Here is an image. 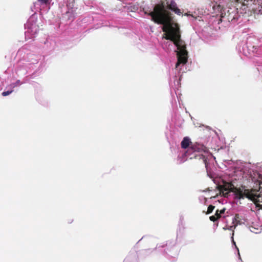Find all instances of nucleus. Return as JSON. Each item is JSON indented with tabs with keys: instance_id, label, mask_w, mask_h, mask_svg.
I'll list each match as a JSON object with an SVG mask.
<instances>
[{
	"instance_id": "obj_9",
	"label": "nucleus",
	"mask_w": 262,
	"mask_h": 262,
	"mask_svg": "<svg viewBox=\"0 0 262 262\" xmlns=\"http://www.w3.org/2000/svg\"><path fill=\"white\" fill-rule=\"evenodd\" d=\"M254 13L262 15V6H259L254 10Z\"/></svg>"
},
{
	"instance_id": "obj_8",
	"label": "nucleus",
	"mask_w": 262,
	"mask_h": 262,
	"mask_svg": "<svg viewBox=\"0 0 262 262\" xmlns=\"http://www.w3.org/2000/svg\"><path fill=\"white\" fill-rule=\"evenodd\" d=\"M212 9L214 11V13H220L221 16L222 11H225L226 10V9H224V8L222 7L220 5L217 4L216 3L213 6Z\"/></svg>"
},
{
	"instance_id": "obj_10",
	"label": "nucleus",
	"mask_w": 262,
	"mask_h": 262,
	"mask_svg": "<svg viewBox=\"0 0 262 262\" xmlns=\"http://www.w3.org/2000/svg\"><path fill=\"white\" fill-rule=\"evenodd\" d=\"M214 208H215V207L214 206H213L212 205H210L208 207L207 211L206 212V214H208L211 213L213 211Z\"/></svg>"
},
{
	"instance_id": "obj_13",
	"label": "nucleus",
	"mask_w": 262,
	"mask_h": 262,
	"mask_svg": "<svg viewBox=\"0 0 262 262\" xmlns=\"http://www.w3.org/2000/svg\"><path fill=\"white\" fill-rule=\"evenodd\" d=\"M13 92V90H11V91H5V92H3L2 93V95L3 96H8L9 95V94H10L11 93H12Z\"/></svg>"
},
{
	"instance_id": "obj_7",
	"label": "nucleus",
	"mask_w": 262,
	"mask_h": 262,
	"mask_svg": "<svg viewBox=\"0 0 262 262\" xmlns=\"http://www.w3.org/2000/svg\"><path fill=\"white\" fill-rule=\"evenodd\" d=\"M191 144L192 143L190 142L189 138L187 137H184L181 143V147L184 149L189 148Z\"/></svg>"
},
{
	"instance_id": "obj_11",
	"label": "nucleus",
	"mask_w": 262,
	"mask_h": 262,
	"mask_svg": "<svg viewBox=\"0 0 262 262\" xmlns=\"http://www.w3.org/2000/svg\"><path fill=\"white\" fill-rule=\"evenodd\" d=\"M199 157H200V159H202L203 160V163H204L206 167H207V164H208L207 158L205 157V156H204L203 155H200Z\"/></svg>"
},
{
	"instance_id": "obj_15",
	"label": "nucleus",
	"mask_w": 262,
	"mask_h": 262,
	"mask_svg": "<svg viewBox=\"0 0 262 262\" xmlns=\"http://www.w3.org/2000/svg\"><path fill=\"white\" fill-rule=\"evenodd\" d=\"M216 217H217L218 220L221 217V215L220 213L219 210L217 209L215 211V213L214 215Z\"/></svg>"
},
{
	"instance_id": "obj_2",
	"label": "nucleus",
	"mask_w": 262,
	"mask_h": 262,
	"mask_svg": "<svg viewBox=\"0 0 262 262\" xmlns=\"http://www.w3.org/2000/svg\"><path fill=\"white\" fill-rule=\"evenodd\" d=\"M218 189L220 192L229 191L233 192L235 199L238 200L244 199L252 200L254 190H247L245 186L241 185L239 187H236L231 182H224L223 185H219Z\"/></svg>"
},
{
	"instance_id": "obj_18",
	"label": "nucleus",
	"mask_w": 262,
	"mask_h": 262,
	"mask_svg": "<svg viewBox=\"0 0 262 262\" xmlns=\"http://www.w3.org/2000/svg\"><path fill=\"white\" fill-rule=\"evenodd\" d=\"M167 245V244H165V245H164V246H162V247H164V246H166Z\"/></svg>"
},
{
	"instance_id": "obj_4",
	"label": "nucleus",
	"mask_w": 262,
	"mask_h": 262,
	"mask_svg": "<svg viewBox=\"0 0 262 262\" xmlns=\"http://www.w3.org/2000/svg\"><path fill=\"white\" fill-rule=\"evenodd\" d=\"M247 190H254V191L252 192L253 194V196H252L253 198H252V200H250L255 204L256 208L258 209L262 210V204L258 203V202H262V191L255 188L247 189Z\"/></svg>"
},
{
	"instance_id": "obj_1",
	"label": "nucleus",
	"mask_w": 262,
	"mask_h": 262,
	"mask_svg": "<svg viewBox=\"0 0 262 262\" xmlns=\"http://www.w3.org/2000/svg\"><path fill=\"white\" fill-rule=\"evenodd\" d=\"M171 15V13L165 9L163 3L156 5L154 10L148 13V15L151 17V20L155 23L163 25L162 30L166 33L164 38L172 41L177 47L179 51L177 52V68L180 64H185L187 62L188 52L184 41L181 38L179 26L177 23H172Z\"/></svg>"
},
{
	"instance_id": "obj_14",
	"label": "nucleus",
	"mask_w": 262,
	"mask_h": 262,
	"mask_svg": "<svg viewBox=\"0 0 262 262\" xmlns=\"http://www.w3.org/2000/svg\"><path fill=\"white\" fill-rule=\"evenodd\" d=\"M209 219L211 221L215 222L218 220L217 217H216L215 215H212L209 217Z\"/></svg>"
},
{
	"instance_id": "obj_6",
	"label": "nucleus",
	"mask_w": 262,
	"mask_h": 262,
	"mask_svg": "<svg viewBox=\"0 0 262 262\" xmlns=\"http://www.w3.org/2000/svg\"><path fill=\"white\" fill-rule=\"evenodd\" d=\"M166 8L173 11L177 15H180L181 12L177 6L176 3L173 0H166Z\"/></svg>"
},
{
	"instance_id": "obj_12",
	"label": "nucleus",
	"mask_w": 262,
	"mask_h": 262,
	"mask_svg": "<svg viewBox=\"0 0 262 262\" xmlns=\"http://www.w3.org/2000/svg\"><path fill=\"white\" fill-rule=\"evenodd\" d=\"M41 5H47L50 3L49 0H37Z\"/></svg>"
},
{
	"instance_id": "obj_5",
	"label": "nucleus",
	"mask_w": 262,
	"mask_h": 262,
	"mask_svg": "<svg viewBox=\"0 0 262 262\" xmlns=\"http://www.w3.org/2000/svg\"><path fill=\"white\" fill-rule=\"evenodd\" d=\"M191 150L192 151L195 152H201L204 151V152H208L207 148L202 144L198 143H194L191 144V146L188 148V151Z\"/></svg>"
},
{
	"instance_id": "obj_16",
	"label": "nucleus",
	"mask_w": 262,
	"mask_h": 262,
	"mask_svg": "<svg viewBox=\"0 0 262 262\" xmlns=\"http://www.w3.org/2000/svg\"><path fill=\"white\" fill-rule=\"evenodd\" d=\"M221 193H222L223 195L225 198H228L229 194L230 191H227L224 192H220Z\"/></svg>"
},
{
	"instance_id": "obj_3",
	"label": "nucleus",
	"mask_w": 262,
	"mask_h": 262,
	"mask_svg": "<svg viewBox=\"0 0 262 262\" xmlns=\"http://www.w3.org/2000/svg\"><path fill=\"white\" fill-rule=\"evenodd\" d=\"M224 9H226V10L222 11L221 17L220 19L221 22L222 21V18H226L228 21H231L236 18L237 13L234 7H226Z\"/></svg>"
},
{
	"instance_id": "obj_17",
	"label": "nucleus",
	"mask_w": 262,
	"mask_h": 262,
	"mask_svg": "<svg viewBox=\"0 0 262 262\" xmlns=\"http://www.w3.org/2000/svg\"><path fill=\"white\" fill-rule=\"evenodd\" d=\"M226 210V208H224L223 209H221V210H219L220 213L221 215L222 214H223L225 213Z\"/></svg>"
}]
</instances>
